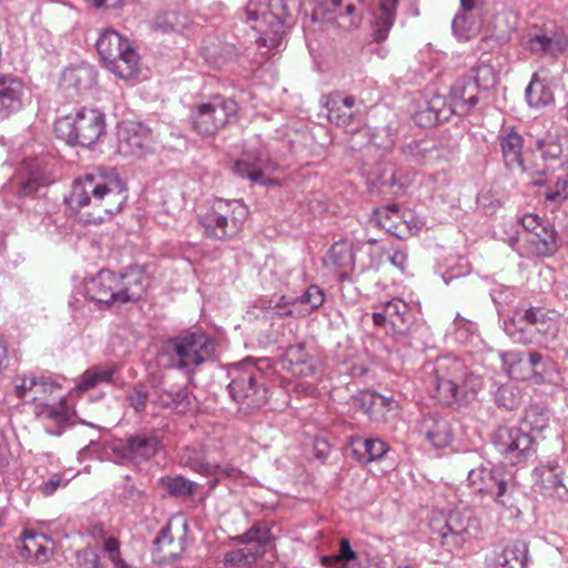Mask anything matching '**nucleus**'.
Instances as JSON below:
<instances>
[{
	"mask_svg": "<svg viewBox=\"0 0 568 568\" xmlns=\"http://www.w3.org/2000/svg\"><path fill=\"white\" fill-rule=\"evenodd\" d=\"M77 564L81 568H105L95 550L89 547L77 552Z\"/></svg>",
	"mask_w": 568,
	"mask_h": 568,
	"instance_id": "4d7b16f0",
	"label": "nucleus"
},
{
	"mask_svg": "<svg viewBox=\"0 0 568 568\" xmlns=\"http://www.w3.org/2000/svg\"><path fill=\"white\" fill-rule=\"evenodd\" d=\"M54 131L69 145L91 148L105 133L104 114L98 109L81 108L74 114L59 118Z\"/></svg>",
	"mask_w": 568,
	"mask_h": 568,
	"instance_id": "20e7f679",
	"label": "nucleus"
},
{
	"mask_svg": "<svg viewBox=\"0 0 568 568\" xmlns=\"http://www.w3.org/2000/svg\"><path fill=\"white\" fill-rule=\"evenodd\" d=\"M420 433L436 448H444L453 440L450 424L447 419L435 414H429L423 418Z\"/></svg>",
	"mask_w": 568,
	"mask_h": 568,
	"instance_id": "7c9ffc66",
	"label": "nucleus"
},
{
	"mask_svg": "<svg viewBox=\"0 0 568 568\" xmlns=\"http://www.w3.org/2000/svg\"><path fill=\"white\" fill-rule=\"evenodd\" d=\"M475 74L456 81L449 93V111L459 115L468 114L478 103L479 88L487 89L495 83V73L489 65H479Z\"/></svg>",
	"mask_w": 568,
	"mask_h": 568,
	"instance_id": "9b49d317",
	"label": "nucleus"
},
{
	"mask_svg": "<svg viewBox=\"0 0 568 568\" xmlns=\"http://www.w3.org/2000/svg\"><path fill=\"white\" fill-rule=\"evenodd\" d=\"M379 311L372 315L376 326H383L394 337H405L414 324V313L410 306L402 298H392L382 303Z\"/></svg>",
	"mask_w": 568,
	"mask_h": 568,
	"instance_id": "2eb2a0df",
	"label": "nucleus"
},
{
	"mask_svg": "<svg viewBox=\"0 0 568 568\" xmlns=\"http://www.w3.org/2000/svg\"><path fill=\"white\" fill-rule=\"evenodd\" d=\"M173 389L155 388L151 402L164 408H170L174 404L172 397Z\"/></svg>",
	"mask_w": 568,
	"mask_h": 568,
	"instance_id": "680f3d73",
	"label": "nucleus"
},
{
	"mask_svg": "<svg viewBox=\"0 0 568 568\" xmlns=\"http://www.w3.org/2000/svg\"><path fill=\"white\" fill-rule=\"evenodd\" d=\"M322 102L327 110L331 123L355 131L365 122V115L359 110L353 111L356 99L352 95H343L341 92H332L323 97Z\"/></svg>",
	"mask_w": 568,
	"mask_h": 568,
	"instance_id": "f3484780",
	"label": "nucleus"
},
{
	"mask_svg": "<svg viewBox=\"0 0 568 568\" xmlns=\"http://www.w3.org/2000/svg\"><path fill=\"white\" fill-rule=\"evenodd\" d=\"M373 404L376 406H384L389 410L395 409L397 407V403L392 397H385L379 394L372 395Z\"/></svg>",
	"mask_w": 568,
	"mask_h": 568,
	"instance_id": "774afa93",
	"label": "nucleus"
},
{
	"mask_svg": "<svg viewBox=\"0 0 568 568\" xmlns=\"http://www.w3.org/2000/svg\"><path fill=\"white\" fill-rule=\"evenodd\" d=\"M64 201L82 222L101 224L122 211L128 189L114 168L98 166L72 182Z\"/></svg>",
	"mask_w": 568,
	"mask_h": 568,
	"instance_id": "f257e3e1",
	"label": "nucleus"
},
{
	"mask_svg": "<svg viewBox=\"0 0 568 568\" xmlns=\"http://www.w3.org/2000/svg\"><path fill=\"white\" fill-rule=\"evenodd\" d=\"M116 372L114 365H94L88 368L79 378V382L73 387L75 393H84L98 387L104 383H111Z\"/></svg>",
	"mask_w": 568,
	"mask_h": 568,
	"instance_id": "c9c22d12",
	"label": "nucleus"
},
{
	"mask_svg": "<svg viewBox=\"0 0 568 568\" xmlns=\"http://www.w3.org/2000/svg\"><path fill=\"white\" fill-rule=\"evenodd\" d=\"M44 184H45L44 181H40V179L37 175L31 174V176L26 182L22 183L21 189H20V195H23V196L32 195V194L37 193L39 186L44 185Z\"/></svg>",
	"mask_w": 568,
	"mask_h": 568,
	"instance_id": "e2e57ef3",
	"label": "nucleus"
},
{
	"mask_svg": "<svg viewBox=\"0 0 568 568\" xmlns=\"http://www.w3.org/2000/svg\"><path fill=\"white\" fill-rule=\"evenodd\" d=\"M170 365L184 371L190 379L194 368L210 359L215 352V342L203 333H191L176 337L171 343Z\"/></svg>",
	"mask_w": 568,
	"mask_h": 568,
	"instance_id": "1a4fd4ad",
	"label": "nucleus"
},
{
	"mask_svg": "<svg viewBox=\"0 0 568 568\" xmlns=\"http://www.w3.org/2000/svg\"><path fill=\"white\" fill-rule=\"evenodd\" d=\"M254 310H260L256 316L262 315L264 318L274 320L277 317L292 316L294 317L295 308L292 306L290 298L282 295L277 298H260L253 306Z\"/></svg>",
	"mask_w": 568,
	"mask_h": 568,
	"instance_id": "58836bf2",
	"label": "nucleus"
},
{
	"mask_svg": "<svg viewBox=\"0 0 568 568\" xmlns=\"http://www.w3.org/2000/svg\"><path fill=\"white\" fill-rule=\"evenodd\" d=\"M58 388L59 386L50 377L34 376V385L30 402H38L40 403L39 406H41L43 405L42 402Z\"/></svg>",
	"mask_w": 568,
	"mask_h": 568,
	"instance_id": "09e8293b",
	"label": "nucleus"
},
{
	"mask_svg": "<svg viewBox=\"0 0 568 568\" xmlns=\"http://www.w3.org/2000/svg\"><path fill=\"white\" fill-rule=\"evenodd\" d=\"M568 197V173L557 176L555 186L545 192V199L548 202L560 204Z\"/></svg>",
	"mask_w": 568,
	"mask_h": 568,
	"instance_id": "3c124183",
	"label": "nucleus"
},
{
	"mask_svg": "<svg viewBox=\"0 0 568 568\" xmlns=\"http://www.w3.org/2000/svg\"><path fill=\"white\" fill-rule=\"evenodd\" d=\"M378 12L374 16L373 37L375 41H384L394 26L398 0H378Z\"/></svg>",
	"mask_w": 568,
	"mask_h": 568,
	"instance_id": "f704fd0d",
	"label": "nucleus"
},
{
	"mask_svg": "<svg viewBox=\"0 0 568 568\" xmlns=\"http://www.w3.org/2000/svg\"><path fill=\"white\" fill-rule=\"evenodd\" d=\"M389 262L397 267L400 272H404L407 266V254L404 251L396 250L390 256Z\"/></svg>",
	"mask_w": 568,
	"mask_h": 568,
	"instance_id": "338daca9",
	"label": "nucleus"
},
{
	"mask_svg": "<svg viewBox=\"0 0 568 568\" xmlns=\"http://www.w3.org/2000/svg\"><path fill=\"white\" fill-rule=\"evenodd\" d=\"M62 484V475L53 474L47 481H44L41 486V491L45 496H51L55 493V490Z\"/></svg>",
	"mask_w": 568,
	"mask_h": 568,
	"instance_id": "0e129e2a",
	"label": "nucleus"
},
{
	"mask_svg": "<svg viewBox=\"0 0 568 568\" xmlns=\"http://www.w3.org/2000/svg\"><path fill=\"white\" fill-rule=\"evenodd\" d=\"M247 216L248 209L242 201L215 199L200 215V224L206 237L227 240L241 232Z\"/></svg>",
	"mask_w": 568,
	"mask_h": 568,
	"instance_id": "7ed1b4c3",
	"label": "nucleus"
},
{
	"mask_svg": "<svg viewBox=\"0 0 568 568\" xmlns=\"http://www.w3.org/2000/svg\"><path fill=\"white\" fill-rule=\"evenodd\" d=\"M452 30L457 39L467 41L477 34L478 26L469 14L457 13L453 19Z\"/></svg>",
	"mask_w": 568,
	"mask_h": 568,
	"instance_id": "49530a36",
	"label": "nucleus"
},
{
	"mask_svg": "<svg viewBox=\"0 0 568 568\" xmlns=\"http://www.w3.org/2000/svg\"><path fill=\"white\" fill-rule=\"evenodd\" d=\"M229 393L239 409L250 414L262 408L268 399L262 371L253 363H242L231 372Z\"/></svg>",
	"mask_w": 568,
	"mask_h": 568,
	"instance_id": "423d86ee",
	"label": "nucleus"
},
{
	"mask_svg": "<svg viewBox=\"0 0 568 568\" xmlns=\"http://www.w3.org/2000/svg\"><path fill=\"white\" fill-rule=\"evenodd\" d=\"M14 385V395L23 400L30 402L31 394L34 385V376L33 375H19L13 381Z\"/></svg>",
	"mask_w": 568,
	"mask_h": 568,
	"instance_id": "5fc2aeb1",
	"label": "nucleus"
},
{
	"mask_svg": "<svg viewBox=\"0 0 568 568\" xmlns=\"http://www.w3.org/2000/svg\"><path fill=\"white\" fill-rule=\"evenodd\" d=\"M166 478V489L171 495L187 496L192 495L196 490V484L182 476Z\"/></svg>",
	"mask_w": 568,
	"mask_h": 568,
	"instance_id": "603ef678",
	"label": "nucleus"
},
{
	"mask_svg": "<svg viewBox=\"0 0 568 568\" xmlns=\"http://www.w3.org/2000/svg\"><path fill=\"white\" fill-rule=\"evenodd\" d=\"M525 95L528 104L532 108L545 106L554 101L552 90L539 78L538 73L532 74Z\"/></svg>",
	"mask_w": 568,
	"mask_h": 568,
	"instance_id": "a19ab883",
	"label": "nucleus"
},
{
	"mask_svg": "<svg viewBox=\"0 0 568 568\" xmlns=\"http://www.w3.org/2000/svg\"><path fill=\"white\" fill-rule=\"evenodd\" d=\"M116 284V274L102 270L87 284V295L98 304L110 306L118 303Z\"/></svg>",
	"mask_w": 568,
	"mask_h": 568,
	"instance_id": "bb28decb",
	"label": "nucleus"
},
{
	"mask_svg": "<svg viewBox=\"0 0 568 568\" xmlns=\"http://www.w3.org/2000/svg\"><path fill=\"white\" fill-rule=\"evenodd\" d=\"M527 241L539 256H551L558 250V234L550 223H545L537 233L528 236Z\"/></svg>",
	"mask_w": 568,
	"mask_h": 568,
	"instance_id": "4c0bfd02",
	"label": "nucleus"
},
{
	"mask_svg": "<svg viewBox=\"0 0 568 568\" xmlns=\"http://www.w3.org/2000/svg\"><path fill=\"white\" fill-rule=\"evenodd\" d=\"M535 335L536 341L534 344H538L544 347H548L558 335L559 323L557 316L554 313L546 312L541 308L535 311Z\"/></svg>",
	"mask_w": 568,
	"mask_h": 568,
	"instance_id": "72a5a7b5",
	"label": "nucleus"
},
{
	"mask_svg": "<svg viewBox=\"0 0 568 568\" xmlns=\"http://www.w3.org/2000/svg\"><path fill=\"white\" fill-rule=\"evenodd\" d=\"M271 532L266 524H257L243 535L240 547L227 551L224 556L225 568H250L261 558L271 541Z\"/></svg>",
	"mask_w": 568,
	"mask_h": 568,
	"instance_id": "ddd939ff",
	"label": "nucleus"
},
{
	"mask_svg": "<svg viewBox=\"0 0 568 568\" xmlns=\"http://www.w3.org/2000/svg\"><path fill=\"white\" fill-rule=\"evenodd\" d=\"M349 447L357 460L364 464L381 459L388 450V446L379 438L363 439L359 436L349 438Z\"/></svg>",
	"mask_w": 568,
	"mask_h": 568,
	"instance_id": "473e14b6",
	"label": "nucleus"
},
{
	"mask_svg": "<svg viewBox=\"0 0 568 568\" xmlns=\"http://www.w3.org/2000/svg\"><path fill=\"white\" fill-rule=\"evenodd\" d=\"M160 439L155 435L138 434L113 447V452L123 459L149 460L160 449Z\"/></svg>",
	"mask_w": 568,
	"mask_h": 568,
	"instance_id": "412c9836",
	"label": "nucleus"
},
{
	"mask_svg": "<svg viewBox=\"0 0 568 568\" xmlns=\"http://www.w3.org/2000/svg\"><path fill=\"white\" fill-rule=\"evenodd\" d=\"M386 183L389 186H397L400 192H404L409 184V178L400 171H394Z\"/></svg>",
	"mask_w": 568,
	"mask_h": 568,
	"instance_id": "69168bd1",
	"label": "nucleus"
},
{
	"mask_svg": "<svg viewBox=\"0 0 568 568\" xmlns=\"http://www.w3.org/2000/svg\"><path fill=\"white\" fill-rule=\"evenodd\" d=\"M562 476L564 469L556 462L536 467L532 474L535 491L545 498L567 504L568 488Z\"/></svg>",
	"mask_w": 568,
	"mask_h": 568,
	"instance_id": "a211bd4d",
	"label": "nucleus"
},
{
	"mask_svg": "<svg viewBox=\"0 0 568 568\" xmlns=\"http://www.w3.org/2000/svg\"><path fill=\"white\" fill-rule=\"evenodd\" d=\"M536 149L544 161H559L562 154L561 144L552 136L538 140Z\"/></svg>",
	"mask_w": 568,
	"mask_h": 568,
	"instance_id": "8fccbe9b",
	"label": "nucleus"
},
{
	"mask_svg": "<svg viewBox=\"0 0 568 568\" xmlns=\"http://www.w3.org/2000/svg\"><path fill=\"white\" fill-rule=\"evenodd\" d=\"M468 484L477 493L490 496L503 507H513L515 480L501 465H480L468 473Z\"/></svg>",
	"mask_w": 568,
	"mask_h": 568,
	"instance_id": "0eeeda50",
	"label": "nucleus"
},
{
	"mask_svg": "<svg viewBox=\"0 0 568 568\" xmlns=\"http://www.w3.org/2000/svg\"><path fill=\"white\" fill-rule=\"evenodd\" d=\"M97 80L94 69L89 64L67 68L61 77V88L70 95L80 94L90 89Z\"/></svg>",
	"mask_w": 568,
	"mask_h": 568,
	"instance_id": "c85d7f7f",
	"label": "nucleus"
},
{
	"mask_svg": "<svg viewBox=\"0 0 568 568\" xmlns=\"http://www.w3.org/2000/svg\"><path fill=\"white\" fill-rule=\"evenodd\" d=\"M186 519L184 517H173L168 525L161 530L159 537L155 538L154 544L163 550L165 547H172L174 544V537L172 536L173 528H181L182 535L179 536V549L182 550L181 542L183 541L186 531Z\"/></svg>",
	"mask_w": 568,
	"mask_h": 568,
	"instance_id": "c03bdc74",
	"label": "nucleus"
},
{
	"mask_svg": "<svg viewBox=\"0 0 568 568\" xmlns=\"http://www.w3.org/2000/svg\"><path fill=\"white\" fill-rule=\"evenodd\" d=\"M95 47L104 67L116 77L130 80L140 72L139 54L118 31H101Z\"/></svg>",
	"mask_w": 568,
	"mask_h": 568,
	"instance_id": "39448f33",
	"label": "nucleus"
},
{
	"mask_svg": "<svg viewBox=\"0 0 568 568\" xmlns=\"http://www.w3.org/2000/svg\"><path fill=\"white\" fill-rule=\"evenodd\" d=\"M550 412L540 405H530L524 417V424L532 432H542L549 425Z\"/></svg>",
	"mask_w": 568,
	"mask_h": 568,
	"instance_id": "a18cd8bd",
	"label": "nucleus"
},
{
	"mask_svg": "<svg viewBox=\"0 0 568 568\" xmlns=\"http://www.w3.org/2000/svg\"><path fill=\"white\" fill-rule=\"evenodd\" d=\"M237 104L232 99L215 97L195 105L191 111L193 130L203 136L213 135L236 116Z\"/></svg>",
	"mask_w": 568,
	"mask_h": 568,
	"instance_id": "f8f14e48",
	"label": "nucleus"
},
{
	"mask_svg": "<svg viewBox=\"0 0 568 568\" xmlns=\"http://www.w3.org/2000/svg\"><path fill=\"white\" fill-rule=\"evenodd\" d=\"M324 264L336 272L344 281L354 270V252L352 244L346 241L336 242L327 252Z\"/></svg>",
	"mask_w": 568,
	"mask_h": 568,
	"instance_id": "c756f323",
	"label": "nucleus"
},
{
	"mask_svg": "<svg viewBox=\"0 0 568 568\" xmlns=\"http://www.w3.org/2000/svg\"><path fill=\"white\" fill-rule=\"evenodd\" d=\"M277 8L286 10L284 0H272L271 10L262 12L254 2H250L245 8L246 22H252V29L260 33L257 43L268 50H278L284 37V20L281 13L275 11Z\"/></svg>",
	"mask_w": 568,
	"mask_h": 568,
	"instance_id": "9d476101",
	"label": "nucleus"
},
{
	"mask_svg": "<svg viewBox=\"0 0 568 568\" xmlns=\"http://www.w3.org/2000/svg\"><path fill=\"white\" fill-rule=\"evenodd\" d=\"M496 449L510 463L519 464L532 453V438L517 427H499L493 436Z\"/></svg>",
	"mask_w": 568,
	"mask_h": 568,
	"instance_id": "dca6fc26",
	"label": "nucleus"
},
{
	"mask_svg": "<svg viewBox=\"0 0 568 568\" xmlns=\"http://www.w3.org/2000/svg\"><path fill=\"white\" fill-rule=\"evenodd\" d=\"M389 214L396 215L398 214V207L396 205H390L375 212L376 223L387 232H393V223L390 222Z\"/></svg>",
	"mask_w": 568,
	"mask_h": 568,
	"instance_id": "13d9d810",
	"label": "nucleus"
},
{
	"mask_svg": "<svg viewBox=\"0 0 568 568\" xmlns=\"http://www.w3.org/2000/svg\"><path fill=\"white\" fill-rule=\"evenodd\" d=\"M357 554L353 550L347 538L339 540V549L336 555L323 556L321 562L327 568H345L347 562L354 561Z\"/></svg>",
	"mask_w": 568,
	"mask_h": 568,
	"instance_id": "37998d69",
	"label": "nucleus"
},
{
	"mask_svg": "<svg viewBox=\"0 0 568 568\" xmlns=\"http://www.w3.org/2000/svg\"><path fill=\"white\" fill-rule=\"evenodd\" d=\"M430 527L442 538L443 546L450 551L462 548L480 531L479 520L466 507L453 509L445 520L433 519Z\"/></svg>",
	"mask_w": 568,
	"mask_h": 568,
	"instance_id": "6e6552de",
	"label": "nucleus"
},
{
	"mask_svg": "<svg viewBox=\"0 0 568 568\" xmlns=\"http://www.w3.org/2000/svg\"><path fill=\"white\" fill-rule=\"evenodd\" d=\"M36 414L45 432L52 436H61L69 426L74 424V410L64 400L57 405L38 406Z\"/></svg>",
	"mask_w": 568,
	"mask_h": 568,
	"instance_id": "5701e85b",
	"label": "nucleus"
},
{
	"mask_svg": "<svg viewBox=\"0 0 568 568\" xmlns=\"http://www.w3.org/2000/svg\"><path fill=\"white\" fill-rule=\"evenodd\" d=\"M101 542L109 560L113 564V568H129V565L122 558L120 550L121 544L116 538L101 532Z\"/></svg>",
	"mask_w": 568,
	"mask_h": 568,
	"instance_id": "de8ad7c7",
	"label": "nucleus"
},
{
	"mask_svg": "<svg viewBox=\"0 0 568 568\" xmlns=\"http://www.w3.org/2000/svg\"><path fill=\"white\" fill-rule=\"evenodd\" d=\"M172 397L174 398V404L170 406L171 409L178 412H185L191 406V394L186 388H179L176 390H172Z\"/></svg>",
	"mask_w": 568,
	"mask_h": 568,
	"instance_id": "bf43d9fd",
	"label": "nucleus"
},
{
	"mask_svg": "<svg viewBox=\"0 0 568 568\" xmlns=\"http://www.w3.org/2000/svg\"><path fill=\"white\" fill-rule=\"evenodd\" d=\"M128 400L135 412H143L149 400L146 387L142 384L135 385L128 395Z\"/></svg>",
	"mask_w": 568,
	"mask_h": 568,
	"instance_id": "6e6d98bb",
	"label": "nucleus"
},
{
	"mask_svg": "<svg viewBox=\"0 0 568 568\" xmlns=\"http://www.w3.org/2000/svg\"><path fill=\"white\" fill-rule=\"evenodd\" d=\"M18 556L27 568H41L52 556V542L42 534L24 530L19 539Z\"/></svg>",
	"mask_w": 568,
	"mask_h": 568,
	"instance_id": "aec40b11",
	"label": "nucleus"
},
{
	"mask_svg": "<svg viewBox=\"0 0 568 568\" xmlns=\"http://www.w3.org/2000/svg\"><path fill=\"white\" fill-rule=\"evenodd\" d=\"M433 396L444 404H468L483 388V377L456 358H442L430 377Z\"/></svg>",
	"mask_w": 568,
	"mask_h": 568,
	"instance_id": "f03ea898",
	"label": "nucleus"
},
{
	"mask_svg": "<svg viewBox=\"0 0 568 568\" xmlns=\"http://www.w3.org/2000/svg\"><path fill=\"white\" fill-rule=\"evenodd\" d=\"M180 463L193 471L210 476L215 474L217 465L205 462V454L200 445L185 447L180 454Z\"/></svg>",
	"mask_w": 568,
	"mask_h": 568,
	"instance_id": "ea45409f",
	"label": "nucleus"
},
{
	"mask_svg": "<svg viewBox=\"0 0 568 568\" xmlns=\"http://www.w3.org/2000/svg\"><path fill=\"white\" fill-rule=\"evenodd\" d=\"M535 311L531 308H517L513 315L505 321L504 329L506 334L516 343L534 344L535 335Z\"/></svg>",
	"mask_w": 568,
	"mask_h": 568,
	"instance_id": "393cba45",
	"label": "nucleus"
},
{
	"mask_svg": "<svg viewBox=\"0 0 568 568\" xmlns=\"http://www.w3.org/2000/svg\"><path fill=\"white\" fill-rule=\"evenodd\" d=\"M528 546L524 540H514L505 547L495 548L486 556L489 568H525Z\"/></svg>",
	"mask_w": 568,
	"mask_h": 568,
	"instance_id": "b1692460",
	"label": "nucleus"
},
{
	"mask_svg": "<svg viewBox=\"0 0 568 568\" xmlns=\"http://www.w3.org/2000/svg\"><path fill=\"white\" fill-rule=\"evenodd\" d=\"M118 303L124 304L141 300L150 284L149 276L139 266L128 268L123 274L116 275Z\"/></svg>",
	"mask_w": 568,
	"mask_h": 568,
	"instance_id": "4be33fe9",
	"label": "nucleus"
},
{
	"mask_svg": "<svg viewBox=\"0 0 568 568\" xmlns=\"http://www.w3.org/2000/svg\"><path fill=\"white\" fill-rule=\"evenodd\" d=\"M24 97L23 83L12 77H0V119L21 110Z\"/></svg>",
	"mask_w": 568,
	"mask_h": 568,
	"instance_id": "cd10ccee",
	"label": "nucleus"
},
{
	"mask_svg": "<svg viewBox=\"0 0 568 568\" xmlns=\"http://www.w3.org/2000/svg\"><path fill=\"white\" fill-rule=\"evenodd\" d=\"M152 132L142 123L128 122L118 128L116 151L125 158H141L151 148Z\"/></svg>",
	"mask_w": 568,
	"mask_h": 568,
	"instance_id": "6ab92c4d",
	"label": "nucleus"
},
{
	"mask_svg": "<svg viewBox=\"0 0 568 568\" xmlns=\"http://www.w3.org/2000/svg\"><path fill=\"white\" fill-rule=\"evenodd\" d=\"M503 368L513 379L526 381L534 378L536 383L546 381L547 368L552 366L549 358L537 352L528 354L518 351H508L500 354Z\"/></svg>",
	"mask_w": 568,
	"mask_h": 568,
	"instance_id": "4468645a",
	"label": "nucleus"
},
{
	"mask_svg": "<svg viewBox=\"0 0 568 568\" xmlns=\"http://www.w3.org/2000/svg\"><path fill=\"white\" fill-rule=\"evenodd\" d=\"M519 222L524 230L528 232V236H532V233H537V231L545 224L536 214H525L519 219Z\"/></svg>",
	"mask_w": 568,
	"mask_h": 568,
	"instance_id": "052dcab7",
	"label": "nucleus"
},
{
	"mask_svg": "<svg viewBox=\"0 0 568 568\" xmlns=\"http://www.w3.org/2000/svg\"><path fill=\"white\" fill-rule=\"evenodd\" d=\"M498 141L505 165L511 170L526 171L523 136L513 126H506L500 130Z\"/></svg>",
	"mask_w": 568,
	"mask_h": 568,
	"instance_id": "a878e982",
	"label": "nucleus"
},
{
	"mask_svg": "<svg viewBox=\"0 0 568 568\" xmlns=\"http://www.w3.org/2000/svg\"><path fill=\"white\" fill-rule=\"evenodd\" d=\"M325 293L317 285H310L298 297L290 298L293 308H295L294 317H305L320 308L325 302Z\"/></svg>",
	"mask_w": 568,
	"mask_h": 568,
	"instance_id": "e433bc0d",
	"label": "nucleus"
},
{
	"mask_svg": "<svg viewBox=\"0 0 568 568\" xmlns=\"http://www.w3.org/2000/svg\"><path fill=\"white\" fill-rule=\"evenodd\" d=\"M524 45L532 53L557 57L568 49V39L562 34H535L526 38Z\"/></svg>",
	"mask_w": 568,
	"mask_h": 568,
	"instance_id": "2f4dec72",
	"label": "nucleus"
},
{
	"mask_svg": "<svg viewBox=\"0 0 568 568\" xmlns=\"http://www.w3.org/2000/svg\"><path fill=\"white\" fill-rule=\"evenodd\" d=\"M233 169L241 178H247L253 182L265 184L263 172L256 164H252L246 160H239L235 162Z\"/></svg>",
	"mask_w": 568,
	"mask_h": 568,
	"instance_id": "864d4df0",
	"label": "nucleus"
},
{
	"mask_svg": "<svg viewBox=\"0 0 568 568\" xmlns=\"http://www.w3.org/2000/svg\"><path fill=\"white\" fill-rule=\"evenodd\" d=\"M285 358L290 363L294 374L310 376L314 374V365L310 362L308 354L303 345H295L287 348Z\"/></svg>",
	"mask_w": 568,
	"mask_h": 568,
	"instance_id": "79ce46f5",
	"label": "nucleus"
}]
</instances>
